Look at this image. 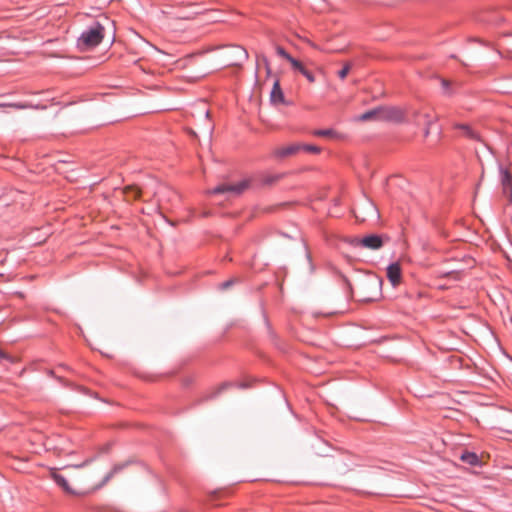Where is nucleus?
Listing matches in <instances>:
<instances>
[{"instance_id": "nucleus-1", "label": "nucleus", "mask_w": 512, "mask_h": 512, "mask_svg": "<svg viewBox=\"0 0 512 512\" xmlns=\"http://www.w3.org/2000/svg\"><path fill=\"white\" fill-rule=\"evenodd\" d=\"M64 474L58 469L50 470L51 478L62 490L70 495L85 496L102 488L117 471L104 472L100 465L81 464L65 467Z\"/></svg>"}, {"instance_id": "nucleus-2", "label": "nucleus", "mask_w": 512, "mask_h": 512, "mask_svg": "<svg viewBox=\"0 0 512 512\" xmlns=\"http://www.w3.org/2000/svg\"><path fill=\"white\" fill-rule=\"evenodd\" d=\"M105 35V28L99 22L83 31L77 40V47L81 51H88L99 45Z\"/></svg>"}, {"instance_id": "nucleus-3", "label": "nucleus", "mask_w": 512, "mask_h": 512, "mask_svg": "<svg viewBox=\"0 0 512 512\" xmlns=\"http://www.w3.org/2000/svg\"><path fill=\"white\" fill-rule=\"evenodd\" d=\"M382 285V280L374 277L373 279L366 281L361 284L360 292L362 296V300L364 301H372L375 299L377 295H379L380 288Z\"/></svg>"}, {"instance_id": "nucleus-4", "label": "nucleus", "mask_w": 512, "mask_h": 512, "mask_svg": "<svg viewBox=\"0 0 512 512\" xmlns=\"http://www.w3.org/2000/svg\"><path fill=\"white\" fill-rule=\"evenodd\" d=\"M387 241V237L372 234L365 236L361 239H355L353 244L355 246L364 247L371 250H377L383 247Z\"/></svg>"}, {"instance_id": "nucleus-5", "label": "nucleus", "mask_w": 512, "mask_h": 512, "mask_svg": "<svg viewBox=\"0 0 512 512\" xmlns=\"http://www.w3.org/2000/svg\"><path fill=\"white\" fill-rule=\"evenodd\" d=\"M380 121L404 122L405 112L399 107H380Z\"/></svg>"}, {"instance_id": "nucleus-6", "label": "nucleus", "mask_w": 512, "mask_h": 512, "mask_svg": "<svg viewBox=\"0 0 512 512\" xmlns=\"http://www.w3.org/2000/svg\"><path fill=\"white\" fill-rule=\"evenodd\" d=\"M249 186V181L244 180L237 184H222L214 188L211 193L219 194V193H232L235 195L241 194L245 191Z\"/></svg>"}, {"instance_id": "nucleus-7", "label": "nucleus", "mask_w": 512, "mask_h": 512, "mask_svg": "<svg viewBox=\"0 0 512 512\" xmlns=\"http://www.w3.org/2000/svg\"><path fill=\"white\" fill-rule=\"evenodd\" d=\"M302 148L301 144L293 143L287 146L277 147L273 150V156L276 158H286L298 153Z\"/></svg>"}, {"instance_id": "nucleus-8", "label": "nucleus", "mask_w": 512, "mask_h": 512, "mask_svg": "<svg viewBox=\"0 0 512 512\" xmlns=\"http://www.w3.org/2000/svg\"><path fill=\"white\" fill-rule=\"evenodd\" d=\"M387 278L396 287L401 283V268L399 263H393L387 267Z\"/></svg>"}, {"instance_id": "nucleus-9", "label": "nucleus", "mask_w": 512, "mask_h": 512, "mask_svg": "<svg viewBox=\"0 0 512 512\" xmlns=\"http://www.w3.org/2000/svg\"><path fill=\"white\" fill-rule=\"evenodd\" d=\"M270 100L273 104L284 103V94L280 87L279 80H275L272 91L270 93Z\"/></svg>"}, {"instance_id": "nucleus-10", "label": "nucleus", "mask_w": 512, "mask_h": 512, "mask_svg": "<svg viewBox=\"0 0 512 512\" xmlns=\"http://www.w3.org/2000/svg\"><path fill=\"white\" fill-rule=\"evenodd\" d=\"M122 192L127 201L139 199L142 194L141 189L135 185H128L124 187Z\"/></svg>"}, {"instance_id": "nucleus-11", "label": "nucleus", "mask_w": 512, "mask_h": 512, "mask_svg": "<svg viewBox=\"0 0 512 512\" xmlns=\"http://www.w3.org/2000/svg\"><path fill=\"white\" fill-rule=\"evenodd\" d=\"M413 116L415 118V121L417 124H420V122L418 121V117L421 116L424 120V124L426 125V129H425V134L427 135L429 133V128L430 126L432 125V123L434 122L435 120V117H433L429 112H424V113H421L419 111H415L413 113Z\"/></svg>"}, {"instance_id": "nucleus-12", "label": "nucleus", "mask_w": 512, "mask_h": 512, "mask_svg": "<svg viewBox=\"0 0 512 512\" xmlns=\"http://www.w3.org/2000/svg\"><path fill=\"white\" fill-rule=\"evenodd\" d=\"M357 119L359 121H380V107L359 115Z\"/></svg>"}, {"instance_id": "nucleus-13", "label": "nucleus", "mask_w": 512, "mask_h": 512, "mask_svg": "<svg viewBox=\"0 0 512 512\" xmlns=\"http://www.w3.org/2000/svg\"><path fill=\"white\" fill-rule=\"evenodd\" d=\"M503 193L512 199L511 175L505 171L502 177Z\"/></svg>"}, {"instance_id": "nucleus-14", "label": "nucleus", "mask_w": 512, "mask_h": 512, "mask_svg": "<svg viewBox=\"0 0 512 512\" xmlns=\"http://www.w3.org/2000/svg\"><path fill=\"white\" fill-rule=\"evenodd\" d=\"M160 196V201H171V195H175L173 191H170L168 188L159 186V189L153 192V197Z\"/></svg>"}, {"instance_id": "nucleus-15", "label": "nucleus", "mask_w": 512, "mask_h": 512, "mask_svg": "<svg viewBox=\"0 0 512 512\" xmlns=\"http://www.w3.org/2000/svg\"><path fill=\"white\" fill-rule=\"evenodd\" d=\"M460 459L469 464V465H472V466H476L480 463V460H479V457L477 456V454L473 453V452H464Z\"/></svg>"}, {"instance_id": "nucleus-16", "label": "nucleus", "mask_w": 512, "mask_h": 512, "mask_svg": "<svg viewBox=\"0 0 512 512\" xmlns=\"http://www.w3.org/2000/svg\"><path fill=\"white\" fill-rule=\"evenodd\" d=\"M457 128L461 129L465 136H467L471 139L480 140L478 133H476L474 130H472V128L469 127L468 125L460 124V125H457Z\"/></svg>"}, {"instance_id": "nucleus-17", "label": "nucleus", "mask_w": 512, "mask_h": 512, "mask_svg": "<svg viewBox=\"0 0 512 512\" xmlns=\"http://www.w3.org/2000/svg\"><path fill=\"white\" fill-rule=\"evenodd\" d=\"M315 136L320 137H333L335 135V131L332 129H324V130H315L313 132Z\"/></svg>"}, {"instance_id": "nucleus-18", "label": "nucleus", "mask_w": 512, "mask_h": 512, "mask_svg": "<svg viewBox=\"0 0 512 512\" xmlns=\"http://www.w3.org/2000/svg\"><path fill=\"white\" fill-rule=\"evenodd\" d=\"M288 62L291 64L294 70H297L300 73H302V71L305 69L304 65L293 57L289 58Z\"/></svg>"}, {"instance_id": "nucleus-19", "label": "nucleus", "mask_w": 512, "mask_h": 512, "mask_svg": "<svg viewBox=\"0 0 512 512\" xmlns=\"http://www.w3.org/2000/svg\"><path fill=\"white\" fill-rule=\"evenodd\" d=\"M352 64L350 62L345 63L344 67L338 72L340 79H345L350 72Z\"/></svg>"}, {"instance_id": "nucleus-20", "label": "nucleus", "mask_w": 512, "mask_h": 512, "mask_svg": "<svg viewBox=\"0 0 512 512\" xmlns=\"http://www.w3.org/2000/svg\"><path fill=\"white\" fill-rule=\"evenodd\" d=\"M298 246H299L300 249L295 250L294 251L295 253L302 254V255H305V256H309L311 254V252L308 250L306 244L302 240H300L298 242Z\"/></svg>"}, {"instance_id": "nucleus-21", "label": "nucleus", "mask_w": 512, "mask_h": 512, "mask_svg": "<svg viewBox=\"0 0 512 512\" xmlns=\"http://www.w3.org/2000/svg\"><path fill=\"white\" fill-rule=\"evenodd\" d=\"M281 178L280 175H266L262 178L263 184L270 185Z\"/></svg>"}, {"instance_id": "nucleus-22", "label": "nucleus", "mask_w": 512, "mask_h": 512, "mask_svg": "<svg viewBox=\"0 0 512 512\" xmlns=\"http://www.w3.org/2000/svg\"><path fill=\"white\" fill-rule=\"evenodd\" d=\"M1 107H12L15 109H26L29 107L27 104H20V103H8V104H0Z\"/></svg>"}, {"instance_id": "nucleus-23", "label": "nucleus", "mask_w": 512, "mask_h": 512, "mask_svg": "<svg viewBox=\"0 0 512 512\" xmlns=\"http://www.w3.org/2000/svg\"><path fill=\"white\" fill-rule=\"evenodd\" d=\"M302 149L312 153H319L321 151V149L318 146L314 145H302L301 150Z\"/></svg>"}, {"instance_id": "nucleus-24", "label": "nucleus", "mask_w": 512, "mask_h": 512, "mask_svg": "<svg viewBox=\"0 0 512 512\" xmlns=\"http://www.w3.org/2000/svg\"><path fill=\"white\" fill-rule=\"evenodd\" d=\"M276 52L279 56L283 57L284 59H286L287 61L289 60V58H291L292 56L290 54H288L284 48L278 46L276 48Z\"/></svg>"}, {"instance_id": "nucleus-25", "label": "nucleus", "mask_w": 512, "mask_h": 512, "mask_svg": "<svg viewBox=\"0 0 512 512\" xmlns=\"http://www.w3.org/2000/svg\"><path fill=\"white\" fill-rule=\"evenodd\" d=\"M303 76L306 77V79L310 82V83H314L315 82V77L314 75L309 72L306 68L302 71L301 73Z\"/></svg>"}, {"instance_id": "nucleus-26", "label": "nucleus", "mask_w": 512, "mask_h": 512, "mask_svg": "<svg viewBox=\"0 0 512 512\" xmlns=\"http://www.w3.org/2000/svg\"><path fill=\"white\" fill-rule=\"evenodd\" d=\"M0 359H6V360H8L10 362H15L16 361V358L6 354L1 349H0Z\"/></svg>"}, {"instance_id": "nucleus-27", "label": "nucleus", "mask_w": 512, "mask_h": 512, "mask_svg": "<svg viewBox=\"0 0 512 512\" xmlns=\"http://www.w3.org/2000/svg\"><path fill=\"white\" fill-rule=\"evenodd\" d=\"M233 283H234V279L227 280V281H225V282H223V283H221V284H220V288H221V289H223V290H224V289H227V288H229Z\"/></svg>"}, {"instance_id": "nucleus-28", "label": "nucleus", "mask_w": 512, "mask_h": 512, "mask_svg": "<svg viewBox=\"0 0 512 512\" xmlns=\"http://www.w3.org/2000/svg\"><path fill=\"white\" fill-rule=\"evenodd\" d=\"M262 60H263V62H264V64H265V67H266V71H267V73H268V74H270L271 69H270V65H269L268 60H267L265 57H262Z\"/></svg>"}, {"instance_id": "nucleus-29", "label": "nucleus", "mask_w": 512, "mask_h": 512, "mask_svg": "<svg viewBox=\"0 0 512 512\" xmlns=\"http://www.w3.org/2000/svg\"><path fill=\"white\" fill-rule=\"evenodd\" d=\"M368 209L370 210V213H371V214H375V213H377L376 208L374 207V205H373V204H369V205H368Z\"/></svg>"}, {"instance_id": "nucleus-30", "label": "nucleus", "mask_w": 512, "mask_h": 512, "mask_svg": "<svg viewBox=\"0 0 512 512\" xmlns=\"http://www.w3.org/2000/svg\"><path fill=\"white\" fill-rule=\"evenodd\" d=\"M441 83L444 88H448V86L450 85V82L446 79H443Z\"/></svg>"}, {"instance_id": "nucleus-31", "label": "nucleus", "mask_w": 512, "mask_h": 512, "mask_svg": "<svg viewBox=\"0 0 512 512\" xmlns=\"http://www.w3.org/2000/svg\"><path fill=\"white\" fill-rule=\"evenodd\" d=\"M205 117L208 119L210 117V112L209 111H206L205 112Z\"/></svg>"}, {"instance_id": "nucleus-32", "label": "nucleus", "mask_w": 512, "mask_h": 512, "mask_svg": "<svg viewBox=\"0 0 512 512\" xmlns=\"http://www.w3.org/2000/svg\"><path fill=\"white\" fill-rule=\"evenodd\" d=\"M211 130H212V125H209V126L207 127V131H208V132H210Z\"/></svg>"}]
</instances>
